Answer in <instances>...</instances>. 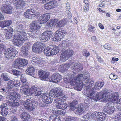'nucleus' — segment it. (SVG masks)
Returning <instances> with one entry per match:
<instances>
[{"label": "nucleus", "mask_w": 121, "mask_h": 121, "mask_svg": "<svg viewBox=\"0 0 121 121\" xmlns=\"http://www.w3.org/2000/svg\"><path fill=\"white\" fill-rule=\"evenodd\" d=\"M90 76L88 73L84 74H81L77 75L76 80L74 81L76 84L74 85V88L76 90L80 91L83 88L82 92L84 95L87 96L88 101L96 100L97 97L92 98V95H94L96 93L95 89H91L93 81L89 79Z\"/></svg>", "instance_id": "nucleus-1"}, {"label": "nucleus", "mask_w": 121, "mask_h": 121, "mask_svg": "<svg viewBox=\"0 0 121 121\" xmlns=\"http://www.w3.org/2000/svg\"><path fill=\"white\" fill-rule=\"evenodd\" d=\"M71 43L70 41L68 40H63L61 43L59 44V48L62 51L60 55V60L62 61H65L73 55V51L72 50L69 48L65 50L68 47L71 45Z\"/></svg>", "instance_id": "nucleus-2"}, {"label": "nucleus", "mask_w": 121, "mask_h": 121, "mask_svg": "<svg viewBox=\"0 0 121 121\" xmlns=\"http://www.w3.org/2000/svg\"><path fill=\"white\" fill-rule=\"evenodd\" d=\"M23 27L21 25H18L16 28L18 31L17 35H15L13 39V42L15 45L18 46L22 45L26 38V33L22 30Z\"/></svg>", "instance_id": "nucleus-3"}, {"label": "nucleus", "mask_w": 121, "mask_h": 121, "mask_svg": "<svg viewBox=\"0 0 121 121\" xmlns=\"http://www.w3.org/2000/svg\"><path fill=\"white\" fill-rule=\"evenodd\" d=\"M96 93H95L94 95H92V98H95L96 97H97V99H96V100L93 101L91 100L89 101L91 102H96L98 100H99L100 99H101L104 101H107L108 100L110 101V99L109 98V95L110 94H109L108 93H110L109 92H108L106 91H104L103 92V93L101 95H99V94L98 93L97 91H95ZM99 95H100V93H99Z\"/></svg>", "instance_id": "nucleus-4"}, {"label": "nucleus", "mask_w": 121, "mask_h": 121, "mask_svg": "<svg viewBox=\"0 0 121 121\" xmlns=\"http://www.w3.org/2000/svg\"><path fill=\"white\" fill-rule=\"evenodd\" d=\"M44 41H38L34 43L32 47L33 51L36 53H40L45 47Z\"/></svg>", "instance_id": "nucleus-5"}, {"label": "nucleus", "mask_w": 121, "mask_h": 121, "mask_svg": "<svg viewBox=\"0 0 121 121\" xmlns=\"http://www.w3.org/2000/svg\"><path fill=\"white\" fill-rule=\"evenodd\" d=\"M17 53V51L13 48L6 49L4 52L5 57L9 60L13 58Z\"/></svg>", "instance_id": "nucleus-6"}, {"label": "nucleus", "mask_w": 121, "mask_h": 121, "mask_svg": "<svg viewBox=\"0 0 121 121\" xmlns=\"http://www.w3.org/2000/svg\"><path fill=\"white\" fill-rule=\"evenodd\" d=\"M66 33L67 32L64 29H60L56 31L54 37L52 38L53 40L55 41L61 40Z\"/></svg>", "instance_id": "nucleus-7"}, {"label": "nucleus", "mask_w": 121, "mask_h": 121, "mask_svg": "<svg viewBox=\"0 0 121 121\" xmlns=\"http://www.w3.org/2000/svg\"><path fill=\"white\" fill-rule=\"evenodd\" d=\"M91 115L92 119L93 118L96 121H103L105 119V116L101 112H95L92 114L91 113Z\"/></svg>", "instance_id": "nucleus-8"}, {"label": "nucleus", "mask_w": 121, "mask_h": 121, "mask_svg": "<svg viewBox=\"0 0 121 121\" xmlns=\"http://www.w3.org/2000/svg\"><path fill=\"white\" fill-rule=\"evenodd\" d=\"M13 2L17 9L24 10L26 9V4L22 0H13Z\"/></svg>", "instance_id": "nucleus-9"}, {"label": "nucleus", "mask_w": 121, "mask_h": 121, "mask_svg": "<svg viewBox=\"0 0 121 121\" xmlns=\"http://www.w3.org/2000/svg\"><path fill=\"white\" fill-rule=\"evenodd\" d=\"M114 108L111 103H108L106 104L104 107L103 111L108 114H111L114 112Z\"/></svg>", "instance_id": "nucleus-10"}, {"label": "nucleus", "mask_w": 121, "mask_h": 121, "mask_svg": "<svg viewBox=\"0 0 121 121\" xmlns=\"http://www.w3.org/2000/svg\"><path fill=\"white\" fill-rule=\"evenodd\" d=\"M0 9L2 13L9 14L12 13L13 8L9 4H4L1 6Z\"/></svg>", "instance_id": "nucleus-11"}, {"label": "nucleus", "mask_w": 121, "mask_h": 121, "mask_svg": "<svg viewBox=\"0 0 121 121\" xmlns=\"http://www.w3.org/2000/svg\"><path fill=\"white\" fill-rule=\"evenodd\" d=\"M109 95V98L111 102L113 103H117L118 102V98L119 94L117 92H115L113 94L111 92L108 93Z\"/></svg>", "instance_id": "nucleus-12"}, {"label": "nucleus", "mask_w": 121, "mask_h": 121, "mask_svg": "<svg viewBox=\"0 0 121 121\" xmlns=\"http://www.w3.org/2000/svg\"><path fill=\"white\" fill-rule=\"evenodd\" d=\"M36 14V12L34 10L31 9L27 10L24 13L25 17L29 19L33 18Z\"/></svg>", "instance_id": "nucleus-13"}, {"label": "nucleus", "mask_w": 121, "mask_h": 121, "mask_svg": "<svg viewBox=\"0 0 121 121\" xmlns=\"http://www.w3.org/2000/svg\"><path fill=\"white\" fill-rule=\"evenodd\" d=\"M20 85V82L16 80L13 79L7 82V86L11 88L14 87H19Z\"/></svg>", "instance_id": "nucleus-14"}, {"label": "nucleus", "mask_w": 121, "mask_h": 121, "mask_svg": "<svg viewBox=\"0 0 121 121\" xmlns=\"http://www.w3.org/2000/svg\"><path fill=\"white\" fill-rule=\"evenodd\" d=\"M61 79V75L58 73H55L52 75L51 78L49 79V81L50 82L57 83L60 82Z\"/></svg>", "instance_id": "nucleus-15"}, {"label": "nucleus", "mask_w": 121, "mask_h": 121, "mask_svg": "<svg viewBox=\"0 0 121 121\" xmlns=\"http://www.w3.org/2000/svg\"><path fill=\"white\" fill-rule=\"evenodd\" d=\"M50 15L49 13L43 14L40 16L38 19V21L40 24H43L46 22L49 19Z\"/></svg>", "instance_id": "nucleus-16"}, {"label": "nucleus", "mask_w": 121, "mask_h": 121, "mask_svg": "<svg viewBox=\"0 0 121 121\" xmlns=\"http://www.w3.org/2000/svg\"><path fill=\"white\" fill-rule=\"evenodd\" d=\"M52 32L50 31H45L42 34L41 39L44 40V41L48 40L52 36Z\"/></svg>", "instance_id": "nucleus-17"}, {"label": "nucleus", "mask_w": 121, "mask_h": 121, "mask_svg": "<svg viewBox=\"0 0 121 121\" xmlns=\"http://www.w3.org/2000/svg\"><path fill=\"white\" fill-rule=\"evenodd\" d=\"M41 26V24H40L38 21H33L30 26V28L32 30H35L39 29Z\"/></svg>", "instance_id": "nucleus-18"}, {"label": "nucleus", "mask_w": 121, "mask_h": 121, "mask_svg": "<svg viewBox=\"0 0 121 121\" xmlns=\"http://www.w3.org/2000/svg\"><path fill=\"white\" fill-rule=\"evenodd\" d=\"M42 101L47 104L51 103L53 100L52 98L50 97L48 94H45L42 95Z\"/></svg>", "instance_id": "nucleus-19"}, {"label": "nucleus", "mask_w": 121, "mask_h": 121, "mask_svg": "<svg viewBox=\"0 0 121 121\" xmlns=\"http://www.w3.org/2000/svg\"><path fill=\"white\" fill-rule=\"evenodd\" d=\"M57 5L56 1L55 0L50 1L44 5V7L46 9H50L55 7Z\"/></svg>", "instance_id": "nucleus-20"}, {"label": "nucleus", "mask_w": 121, "mask_h": 121, "mask_svg": "<svg viewBox=\"0 0 121 121\" xmlns=\"http://www.w3.org/2000/svg\"><path fill=\"white\" fill-rule=\"evenodd\" d=\"M39 76L40 77L41 80L46 81H49L48 75L45 72L42 70H39L38 72Z\"/></svg>", "instance_id": "nucleus-21"}, {"label": "nucleus", "mask_w": 121, "mask_h": 121, "mask_svg": "<svg viewBox=\"0 0 121 121\" xmlns=\"http://www.w3.org/2000/svg\"><path fill=\"white\" fill-rule=\"evenodd\" d=\"M82 64L81 63H75L74 64L73 66H72V70H74L76 73L78 72L83 69Z\"/></svg>", "instance_id": "nucleus-22"}, {"label": "nucleus", "mask_w": 121, "mask_h": 121, "mask_svg": "<svg viewBox=\"0 0 121 121\" xmlns=\"http://www.w3.org/2000/svg\"><path fill=\"white\" fill-rule=\"evenodd\" d=\"M10 95L11 96L9 98L12 101H15V100L18 101L21 98L20 95L15 92H13Z\"/></svg>", "instance_id": "nucleus-23"}, {"label": "nucleus", "mask_w": 121, "mask_h": 121, "mask_svg": "<svg viewBox=\"0 0 121 121\" xmlns=\"http://www.w3.org/2000/svg\"><path fill=\"white\" fill-rule=\"evenodd\" d=\"M67 98L66 95H61L60 97H57L56 99L55 100L56 103L57 104H60L63 103V102L65 101Z\"/></svg>", "instance_id": "nucleus-24"}, {"label": "nucleus", "mask_w": 121, "mask_h": 121, "mask_svg": "<svg viewBox=\"0 0 121 121\" xmlns=\"http://www.w3.org/2000/svg\"><path fill=\"white\" fill-rule=\"evenodd\" d=\"M93 83L92 84V85L91 86V89L92 90H93V89H95V88H97L98 89H100L104 85V83L103 82L99 81L96 82L95 83V88H94L92 86L93 85H94L93 84Z\"/></svg>", "instance_id": "nucleus-25"}, {"label": "nucleus", "mask_w": 121, "mask_h": 121, "mask_svg": "<svg viewBox=\"0 0 121 121\" xmlns=\"http://www.w3.org/2000/svg\"><path fill=\"white\" fill-rule=\"evenodd\" d=\"M11 20L3 21L0 22V26L2 28L7 27L10 26L12 23Z\"/></svg>", "instance_id": "nucleus-26"}, {"label": "nucleus", "mask_w": 121, "mask_h": 121, "mask_svg": "<svg viewBox=\"0 0 121 121\" xmlns=\"http://www.w3.org/2000/svg\"><path fill=\"white\" fill-rule=\"evenodd\" d=\"M50 50H51V53L52 55H55L58 52L59 50L58 47L54 45L50 46Z\"/></svg>", "instance_id": "nucleus-27"}, {"label": "nucleus", "mask_w": 121, "mask_h": 121, "mask_svg": "<svg viewBox=\"0 0 121 121\" xmlns=\"http://www.w3.org/2000/svg\"><path fill=\"white\" fill-rule=\"evenodd\" d=\"M85 109L83 105L81 104H79L78 107L75 112L76 114L80 115L83 113Z\"/></svg>", "instance_id": "nucleus-28"}, {"label": "nucleus", "mask_w": 121, "mask_h": 121, "mask_svg": "<svg viewBox=\"0 0 121 121\" xmlns=\"http://www.w3.org/2000/svg\"><path fill=\"white\" fill-rule=\"evenodd\" d=\"M35 70L34 67L33 66H31L27 68L25 72L26 74L32 76L33 75V73Z\"/></svg>", "instance_id": "nucleus-29"}, {"label": "nucleus", "mask_w": 121, "mask_h": 121, "mask_svg": "<svg viewBox=\"0 0 121 121\" xmlns=\"http://www.w3.org/2000/svg\"><path fill=\"white\" fill-rule=\"evenodd\" d=\"M20 118L24 120L27 121L30 117V115L26 112H23L20 115Z\"/></svg>", "instance_id": "nucleus-30"}, {"label": "nucleus", "mask_w": 121, "mask_h": 121, "mask_svg": "<svg viewBox=\"0 0 121 121\" xmlns=\"http://www.w3.org/2000/svg\"><path fill=\"white\" fill-rule=\"evenodd\" d=\"M49 121H60V117L56 114L52 115L49 117Z\"/></svg>", "instance_id": "nucleus-31"}, {"label": "nucleus", "mask_w": 121, "mask_h": 121, "mask_svg": "<svg viewBox=\"0 0 121 121\" xmlns=\"http://www.w3.org/2000/svg\"><path fill=\"white\" fill-rule=\"evenodd\" d=\"M8 87L6 86H4L0 89V94L5 95L8 92Z\"/></svg>", "instance_id": "nucleus-32"}, {"label": "nucleus", "mask_w": 121, "mask_h": 121, "mask_svg": "<svg viewBox=\"0 0 121 121\" xmlns=\"http://www.w3.org/2000/svg\"><path fill=\"white\" fill-rule=\"evenodd\" d=\"M58 22L59 20L57 19H52V21L50 22L49 25L51 26H58L59 24Z\"/></svg>", "instance_id": "nucleus-33"}, {"label": "nucleus", "mask_w": 121, "mask_h": 121, "mask_svg": "<svg viewBox=\"0 0 121 121\" xmlns=\"http://www.w3.org/2000/svg\"><path fill=\"white\" fill-rule=\"evenodd\" d=\"M92 120L91 113H87L86 115L84 116L82 119V121H89Z\"/></svg>", "instance_id": "nucleus-34"}, {"label": "nucleus", "mask_w": 121, "mask_h": 121, "mask_svg": "<svg viewBox=\"0 0 121 121\" xmlns=\"http://www.w3.org/2000/svg\"><path fill=\"white\" fill-rule=\"evenodd\" d=\"M53 90L56 91L59 97L61 96V95H66L62 93V89L60 87L54 88H53Z\"/></svg>", "instance_id": "nucleus-35"}, {"label": "nucleus", "mask_w": 121, "mask_h": 121, "mask_svg": "<svg viewBox=\"0 0 121 121\" xmlns=\"http://www.w3.org/2000/svg\"><path fill=\"white\" fill-rule=\"evenodd\" d=\"M33 86L31 87L30 89H27L26 90L23 92L25 94L27 95H30L33 94V91H34L33 90Z\"/></svg>", "instance_id": "nucleus-36"}, {"label": "nucleus", "mask_w": 121, "mask_h": 121, "mask_svg": "<svg viewBox=\"0 0 121 121\" xmlns=\"http://www.w3.org/2000/svg\"><path fill=\"white\" fill-rule=\"evenodd\" d=\"M25 108L29 111H32L34 109L35 106L32 103L30 104L29 105L24 106Z\"/></svg>", "instance_id": "nucleus-37"}, {"label": "nucleus", "mask_w": 121, "mask_h": 121, "mask_svg": "<svg viewBox=\"0 0 121 121\" xmlns=\"http://www.w3.org/2000/svg\"><path fill=\"white\" fill-rule=\"evenodd\" d=\"M25 46H23L21 48V51L24 56H26L28 55L29 51L28 49L26 48Z\"/></svg>", "instance_id": "nucleus-38"}, {"label": "nucleus", "mask_w": 121, "mask_h": 121, "mask_svg": "<svg viewBox=\"0 0 121 121\" xmlns=\"http://www.w3.org/2000/svg\"><path fill=\"white\" fill-rule=\"evenodd\" d=\"M53 90V88L50 91V95L53 97H60L56 92Z\"/></svg>", "instance_id": "nucleus-39"}, {"label": "nucleus", "mask_w": 121, "mask_h": 121, "mask_svg": "<svg viewBox=\"0 0 121 121\" xmlns=\"http://www.w3.org/2000/svg\"><path fill=\"white\" fill-rule=\"evenodd\" d=\"M33 88L34 90V91H33V94H34L35 96H39L41 94V91L38 90L37 87L33 86Z\"/></svg>", "instance_id": "nucleus-40"}, {"label": "nucleus", "mask_w": 121, "mask_h": 121, "mask_svg": "<svg viewBox=\"0 0 121 121\" xmlns=\"http://www.w3.org/2000/svg\"><path fill=\"white\" fill-rule=\"evenodd\" d=\"M46 48V49H45L44 48L43 49V52L44 54L47 56H50L52 55L51 53V50H50V47H49V48L48 47L47 49Z\"/></svg>", "instance_id": "nucleus-41"}, {"label": "nucleus", "mask_w": 121, "mask_h": 121, "mask_svg": "<svg viewBox=\"0 0 121 121\" xmlns=\"http://www.w3.org/2000/svg\"><path fill=\"white\" fill-rule=\"evenodd\" d=\"M64 82L66 83H68L70 82V84L71 85H74L76 83L74 82V81H71L69 78H65L64 79Z\"/></svg>", "instance_id": "nucleus-42"}, {"label": "nucleus", "mask_w": 121, "mask_h": 121, "mask_svg": "<svg viewBox=\"0 0 121 121\" xmlns=\"http://www.w3.org/2000/svg\"><path fill=\"white\" fill-rule=\"evenodd\" d=\"M56 107L58 108L61 109H66L67 107V105L65 104H64L63 103L59 105H56Z\"/></svg>", "instance_id": "nucleus-43"}, {"label": "nucleus", "mask_w": 121, "mask_h": 121, "mask_svg": "<svg viewBox=\"0 0 121 121\" xmlns=\"http://www.w3.org/2000/svg\"><path fill=\"white\" fill-rule=\"evenodd\" d=\"M0 76L5 81H8L10 79V77L9 76L3 73L1 74Z\"/></svg>", "instance_id": "nucleus-44"}, {"label": "nucleus", "mask_w": 121, "mask_h": 121, "mask_svg": "<svg viewBox=\"0 0 121 121\" xmlns=\"http://www.w3.org/2000/svg\"><path fill=\"white\" fill-rule=\"evenodd\" d=\"M29 87V86L27 84H23L21 87V89H20V92L21 93H23L24 91L27 89H28Z\"/></svg>", "instance_id": "nucleus-45"}, {"label": "nucleus", "mask_w": 121, "mask_h": 121, "mask_svg": "<svg viewBox=\"0 0 121 121\" xmlns=\"http://www.w3.org/2000/svg\"><path fill=\"white\" fill-rule=\"evenodd\" d=\"M8 109L7 108L1 109L0 113L3 116H6L8 114Z\"/></svg>", "instance_id": "nucleus-46"}, {"label": "nucleus", "mask_w": 121, "mask_h": 121, "mask_svg": "<svg viewBox=\"0 0 121 121\" xmlns=\"http://www.w3.org/2000/svg\"><path fill=\"white\" fill-rule=\"evenodd\" d=\"M113 121H121V112L117 114L116 116L113 118Z\"/></svg>", "instance_id": "nucleus-47"}, {"label": "nucleus", "mask_w": 121, "mask_h": 121, "mask_svg": "<svg viewBox=\"0 0 121 121\" xmlns=\"http://www.w3.org/2000/svg\"><path fill=\"white\" fill-rule=\"evenodd\" d=\"M75 63V61L73 62H72L69 63H67L65 64L64 65V67L66 68V70L69 68L71 66L73 65Z\"/></svg>", "instance_id": "nucleus-48"}, {"label": "nucleus", "mask_w": 121, "mask_h": 121, "mask_svg": "<svg viewBox=\"0 0 121 121\" xmlns=\"http://www.w3.org/2000/svg\"><path fill=\"white\" fill-rule=\"evenodd\" d=\"M52 112L54 113H56L58 115H64L65 114V112H63L62 110H53Z\"/></svg>", "instance_id": "nucleus-49"}, {"label": "nucleus", "mask_w": 121, "mask_h": 121, "mask_svg": "<svg viewBox=\"0 0 121 121\" xmlns=\"http://www.w3.org/2000/svg\"><path fill=\"white\" fill-rule=\"evenodd\" d=\"M22 63V66H25L27 65L28 64V61L26 59H20Z\"/></svg>", "instance_id": "nucleus-50"}, {"label": "nucleus", "mask_w": 121, "mask_h": 121, "mask_svg": "<svg viewBox=\"0 0 121 121\" xmlns=\"http://www.w3.org/2000/svg\"><path fill=\"white\" fill-rule=\"evenodd\" d=\"M40 60L37 57H33L32 58V62L35 63V64L38 65L40 62Z\"/></svg>", "instance_id": "nucleus-51"}, {"label": "nucleus", "mask_w": 121, "mask_h": 121, "mask_svg": "<svg viewBox=\"0 0 121 121\" xmlns=\"http://www.w3.org/2000/svg\"><path fill=\"white\" fill-rule=\"evenodd\" d=\"M78 104V102L77 100H75L73 101L72 103L70 104L69 105L70 107H73Z\"/></svg>", "instance_id": "nucleus-52"}, {"label": "nucleus", "mask_w": 121, "mask_h": 121, "mask_svg": "<svg viewBox=\"0 0 121 121\" xmlns=\"http://www.w3.org/2000/svg\"><path fill=\"white\" fill-rule=\"evenodd\" d=\"M12 36V33H11V32H7L5 35V38L6 39H10Z\"/></svg>", "instance_id": "nucleus-53"}, {"label": "nucleus", "mask_w": 121, "mask_h": 121, "mask_svg": "<svg viewBox=\"0 0 121 121\" xmlns=\"http://www.w3.org/2000/svg\"><path fill=\"white\" fill-rule=\"evenodd\" d=\"M12 72L14 75L16 76L20 75L21 73L20 71L16 69L13 70Z\"/></svg>", "instance_id": "nucleus-54"}, {"label": "nucleus", "mask_w": 121, "mask_h": 121, "mask_svg": "<svg viewBox=\"0 0 121 121\" xmlns=\"http://www.w3.org/2000/svg\"><path fill=\"white\" fill-rule=\"evenodd\" d=\"M59 27H62L64 26L65 24V21L64 20H63L60 21H59L58 22Z\"/></svg>", "instance_id": "nucleus-55"}, {"label": "nucleus", "mask_w": 121, "mask_h": 121, "mask_svg": "<svg viewBox=\"0 0 121 121\" xmlns=\"http://www.w3.org/2000/svg\"><path fill=\"white\" fill-rule=\"evenodd\" d=\"M20 105V103L19 102H13V105L12 107L13 108H16L19 106Z\"/></svg>", "instance_id": "nucleus-56"}, {"label": "nucleus", "mask_w": 121, "mask_h": 121, "mask_svg": "<svg viewBox=\"0 0 121 121\" xmlns=\"http://www.w3.org/2000/svg\"><path fill=\"white\" fill-rule=\"evenodd\" d=\"M117 76L112 73L110 74L109 76V78L111 79L116 80L117 78Z\"/></svg>", "instance_id": "nucleus-57"}, {"label": "nucleus", "mask_w": 121, "mask_h": 121, "mask_svg": "<svg viewBox=\"0 0 121 121\" xmlns=\"http://www.w3.org/2000/svg\"><path fill=\"white\" fill-rule=\"evenodd\" d=\"M104 47L105 49L108 50H112V48L111 47L110 45L108 43H106L104 46Z\"/></svg>", "instance_id": "nucleus-58"}, {"label": "nucleus", "mask_w": 121, "mask_h": 121, "mask_svg": "<svg viewBox=\"0 0 121 121\" xmlns=\"http://www.w3.org/2000/svg\"><path fill=\"white\" fill-rule=\"evenodd\" d=\"M32 101L31 98L27 99L26 102H25V105H29L30 104L32 103Z\"/></svg>", "instance_id": "nucleus-59"}, {"label": "nucleus", "mask_w": 121, "mask_h": 121, "mask_svg": "<svg viewBox=\"0 0 121 121\" xmlns=\"http://www.w3.org/2000/svg\"><path fill=\"white\" fill-rule=\"evenodd\" d=\"M13 101L11 100L9 98V99L8 101V102L7 103V107L9 108H11L13 105V103L12 102Z\"/></svg>", "instance_id": "nucleus-60"}, {"label": "nucleus", "mask_w": 121, "mask_h": 121, "mask_svg": "<svg viewBox=\"0 0 121 121\" xmlns=\"http://www.w3.org/2000/svg\"><path fill=\"white\" fill-rule=\"evenodd\" d=\"M10 120L11 121H18L17 117L14 115H12L10 117Z\"/></svg>", "instance_id": "nucleus-61"}, {"label": "nucleus", "mask_w": 121, "mask_h": 121, "mask_svg": "<svg viewBox=\"0 0 121 121\" xmlns=\"http://www.w3.org/2000/svg\"><path fill=\"white\" fill-rule=\"evenodd\" d=\"M1 109H4V108H9L7 107V104L5 103H3L1 105L0 107Z\"/></svg>", "instance_id": "nucleus-62"}, {"label": "nucleus", "mask_w": 121, "mask_h": 121, "mask_svg": "<svg viewBox=\"0 0 121 121\" xmlns=\"http://www.w3.org/2000/svg\"><path fill=\"white\" fill-rule=\"evenodd\" d=\"M46 104L43 101L40 102L39 104V106L41 107H43L47 106Z\"/></svg>", "instance_id": "nucleus-63"}, {"label": "nucleus", "mask_w": 121, "mask_h": 121, "mask_svg": "<svg viewBox=\"0 0 121 121\" xmlns=\"http://www.w3.org/2000/svg\"><path fill=\"white\" fill-rule=\"evenodd\" d=\"M84 9L85 12L86 13L88 12L89 10L88 6L86 5H85L84 7Z\"/></svg>", "instance_id": "nucleus-64"}]
</instances>
